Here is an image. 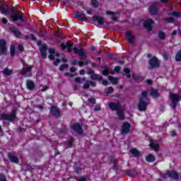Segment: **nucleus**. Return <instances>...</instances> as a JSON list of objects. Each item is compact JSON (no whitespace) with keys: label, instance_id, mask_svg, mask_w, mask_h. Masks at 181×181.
<instances>
[{"label":"nucleus","instance_id":"nucleus-1","mask_svg":"<svg viewBox=\"0 0 181 181\" xmlns=\"http://www.w3.org/2000/svg\"><path fill=\"white\" fill-rule=\"evenodd\" d=\"M61 47L62 50H64V49L67 48L68 53H70L71 50H74V53L76 54H78L81 59H86V51L83 48H81V49H78L77 47L73 48V45H71L70 41H68L65 44H61Z\"/></svg>","mask_w":181,"mask_h":181},{"label":"nucleus","instance_id":"nucleus-2","mask_svg":"<svg viewBox=\"0 0 181 181\" xmlns=\"http://www.w3.org/2000/svg\"><path fill=\"white\" fill-rule=\"evenodd\" d=\"M110 110L114 111H117V114L119 119H124L125 118V115H124V109L121 108V105L119 103H111L109 104Z\"/></svg>","mask_w":181,"mask_h":181},{"label":"nucleus","instance_id":"nucleus-3","mask_svg":"<svg viewBox=\"0 0 181 181\" xmlns=\"http://www.w3.org/2000/svg\"><path fill=\"white\" fill-rule=\"evenodd\" d=\"M48 52L49 53V60H56L54 62V64L55 66H59V63H60V59H59V57H60V55L59 54V52H55L54 49L52 48H49L48 49Z\"/></svg>","mask_w":181,"mask_h":181},{"label":"nucleus","instance_id":"nucleus-4","mask_svg":"<svg viewBox=\"0 0 181 181\" xmlns=\"http://www.w3.org/2000/svg\"><path fill=\"white\" fill-rule=\"evenodd\" d=\"M146 92L141 93V95L139 98V103L138 105L139 111H145V110H146V106L148 105V103L144 101L146 98Z\"/></svg>","mask_w":181,"mask_h":181},{"label":"nucleus","instance_id":"nucleus-5","mask_svg":"<svg viewBox=\"0 0 181 181\" xmlns=\"http://www.w3.org/2000/svg\"><path fill=\"white\" fill-rule=\"evenodd\" d=\"M179 101H181V96L177 93H173L171 95V103L170 106L172 108H176Z\"/></svg>","mask_w":181,"mask_h":181},{"label":"nucleus","instance_id":"nucleus-6","mask_svg":"<svg viewBox=\"0 0 181 181\" xmlns=\"http://www.w3.org/2000/svg\"><path fill=\"white\" fill-rule=\"evenodd\" d=\"M16 119V110H13L10 115L3 114L0 115V119L7 121H15Z\"/></svg>","mask_w":181,"mask_h":181},{"label":"nucleus","instance_id":"nucleus-7","mask_svg":"<svg viewBox=\"0 0 181 181\" xmlns=\"http://www.w3.org/2000/svg\"><path fill=\"white\" fill-rule=\"evenodd\" d=\"M8 53V47H6V41L0 39V54L5 56Z\"/></svg>","mask_w":181,"mask_h":181},{"label":"nucleus","instance_id":"nucleus-8","mask_svg":"<svg viewBox=\"0 0 181 181\" xmlns=\"http://www.w3.org/2000/svg\"><path fill=\"white\" fill-rule=\"evenodd\" d=\"M129 129H131V124L127 122H124L121 129L122 135H127L129 132Z\"/></svg>","mask_w":181,"mask_h":181},{"label":"nucleus","instance_id":"nucleus-9","mask_svg":"<svg viewBox=\"0 0 181 181\" xmlns=\"http://www.w3.org/2000/svg\"><path fill=\"white\" fill-rule=\"evenodd\" d=\"M148 64L151 66V69H155L156 67H159L160 65V62H159V59H158L156 57H153L148 61Z\"/></svg>","mask_w":181,"mask_h":181},{"label":"nucleus","instance_id":"nucleus-10","mask_svg":"<svg viewBox=\"0 0 181 181\" xmlns=\"http://www.w3.org/2000/svg\"><path fill=\"white\" fill-rule=\"evenodd\" d=\"M159 5L158 1H154L153 4L150 6L148 11L151 15H156V13L158 12V6Z\"/></svg>","mask_w":181,"mask_h":181},{"label":"nucleus","instance_id":"nucleus-11","mask_svg":"<svg viewBox=\"0 0 181 181\" xmlns=\"http://www.w3.org/2000/svg\"><path fill=\"white\" fill-rule=\"evenodd\" d=\"M91 78H92V80H98V81L102 83V84H103V86H107L108 84V81H107L106 80H103V77H101V76H100L98 74H93L91 76Z\"/></svg>","mask_w":181,"mask_h":181},{"label":"nucleus","instance_id":"nucleus-12","mask_svg":"<svg viewBox=\"0 0 181 181\" xmlns=\"http://www.w3.org/2000/svg\"><path fill=\"white\" fill-rule=\"evenodd\" d=\"M92 21H93V22H98L99 25H104V17L103 16H100L98 15L94 16L92 18Z\"/></svg>","mask_w":181,"mask_h":181},{"label":"nucleus","instance_id":"nucleus-13","mask_svg":"<svg viewBox=\"0 0 181 181\" xmlns=\"http://www.w3.org/2000/svg\"><path fill=\"white\" fill-rule=\"evenodd\" d=\"M71 129L77 132V134H83V128L78 123L74 124V125L71 127Z\"/></svg>","mask_w":181,"mask_h":181},{"label":"nucleus","instance_id":"nucleus-14","mask_svg":"<svg viewBox=\"0 0 181 181\" xmlns=\"http://www.w3.org/2000/svg\"><path fill=\"white\" fill-rule=\"evenodd\" d=\"M107 15L111 16L112 21H117L119 18V14L118 13H114L112 11H106Z\"/></svg>","mask_w":181,"mask_h":181},{"label":"nucleus","instance_id":"nucleus-15","mask_svg":"<svg viewBox=\"0 0 181 181\" xmlns=\"http://www.w3.org/2000/svg\"><path fill=\"white\" fill-rule=\"evenodd\" d=\"M47 51V45L44 44L40 48V52L41 53V56L43 59H46L47 57V55H46V52Z\"/></svg>","mask_w":181,"mask_h":181},{"label":"nucleus","instance_id":"nucleus-16","mask_svg":"<svg viewBox=\"0 0 181 181\" xmlns=\"http://www.w3.org/2000/svg\"><path fill=\"white\" fill-rule=\"evenodd\" d=\"M76 16L78 19H80L83 22H87V21H88L86 17V14H84L83 12L78 11Z\"/></svg>","mask_w":181,"mask_h":181},{"label":"nucleus","instance_id":"nucleus-17","mask_svg":"<svg viewBox=\"0 0 181 181\" xmlns=\"http://www.w3.org/2000/svg\"><path fill=\"white\" fill-rule=\"evenodd\" d=\"M167 176H169V177H171L172 179H175L177 180V179H179V174L175 171H168L166 173Z\"/></svg>","mask_w":181,"mask_h":181},{"label":"nucleus","instance_id":"nucleus-18","mask_svg":"<svg viewBox=\"0 0 181 181\" xmlns=\"http://www.w3.org/2000/svg\"><path fill=\"white\" fill-rule=\"evenodd\" d=\"M153 21L151 19H148L144 21V28L147 29V30H152V25Z\"/></svg>","mask_w":181,"mask_h":181},{"label":"nucleus","instance_id":"nucleus-19","mask_svg":"<svg viewBox=\"0 0 181 181\" xmlns=\"http://www.w3.org/2000/svg\"><path fill=\"white\" fill-rule=\"evenodd\" d=\"M126 38L130 43H133L135 41V37L133 36L132 33L130 31L126 33Z\"/></svg>","mask_w":181,"mask_h":181},{"label":"nucleus","instance_id":"nucleus-20","mask_svg":"<svg viewBox=\"0 0 181 181\" xmlns=\"http://www.w3.org/2000/svg\"><path fill=\"white\" fill-rule=\"evenodd\" d=\"M51 114L54 115V117H60V111H59V109L57 107L52 106L50 109Z\"/></svg>","mask_w":181,"mask_h":181},{"label":"nucleus","instance_id":"nucleus-21","mask_svg":"<svg viewBox=\"0 0 181 181\" xmlns=\"http://www.w3.org/2000/svg\"><path fill=\"white\" fill-rule=\"evenodd\" d=\"M150 146L153 149V151H159V144H158V141H151Z\"/></svg>","mask_w":181,"mask_h":181},{"label":"nucleus","instance_id":"nucleus-22","mask_svg":"<svg viewBox=\"0 0 181 181\" xmlns=\"http://www.w3.org/2000/svg\"><path fill=\"white\" fill-rule=\"evenodd\" d=\"M0 12L1 13H4V15L9 14V10L8 9V7H6V6H4V5L0 6Z\"/></svg>","mask_w":181,"mask_h":181},{"label":"nucleus","instance_id":"nucleus-23","mask_svg":"<svg viewBox=\"0 0 181 181\" xmlns=\"http://www.w3.org/2000/svg\"><path fill=\"white\" fill-rule=\"evenodd\" d=\"M11 19L13 22H16V21H21L23 22V16L22 15L16 16H11Z\"/></svg>","mask_w":181,"mask_h":181},{"label":"nucleus","instance_id":"nucleus-24","mask_svg":"<svg viewBox=\"0 0 181 181\" xmlns=\"http://www.w3.org/2000/svg\"><path fill=\"white\" fill-rule=\"evenodd\" d=\"M30 70H32V66H28L26 68L23 69L21 74L23 76H26L27 73H30Z\"/></svg>","mask_w":181,"mask_h":181},{"label":"nucleus","instance_id":"nucleus-25","mask_svg":"<svg viewBox=\"0 0 181 181\" xmlns=\"http://www.w3.org/2000/svg\"><path fill=\"white\" fill-rule=\"evenodd\" d=\"M8 158L10 159V160L11 162H13L14 163H18V162H19V159L18 158V157H16L15 155L13 154H10L8 156Z\"/></svg>","mask_w":181,"mask_h":181},{"label":"nucleus","instance_id":"nucleus-26","mask_svg":"<svg viewBox=\"0 0 181 181\" xmlns=\"http://www.w3.org/2000/svg\"><path fill=\"white\" fill-rule=\"evenodd\" d=\"M27 88L28 90H35V83L32 81H27Z\"/></svg>","mask_w":181,"mask_h":181},{"label":"nucleus","instance_id":"nucleus-27","mask_svg":"<svg viewBox=\"0 0 181 181\" xmlns=\"http://www.w3.org/2000/svg\"><path fill=\"white\" fill-rule=\"evenodd\" d=\"M151 96L153 97V98H156V97H159V92L156 89H151Z\"/></svg>","mask_w":181,"mask_h":181},{"label":"nucleus","instance_id":"nucleus-28","mask_svg":"<svg viewBox=\"0 0 181 181\" xmlns=\"http://www.w3.org/2000/svg\"><path fill=\"white\" fill-rule=\"evenodd\" d=\"M109 81L112 83V84H118V78H114L112 76L108 77Z\"/></svg>","mask_w":181,"mask_h":181},{"label":"nucleus","instance_id":"nucleus-29","mask_svg":"<svg viewBox=\"0 0 181 181\" xmlns=\"http://www.w3.org/2000/svg\"><path fill=\"white\" fill-rule=\"evenodd\" d=\"M146 160L147 162H155V156L153 155L149 154L146 158Z\"/></svg>","mask_w":181,"mask_h":181},{"label":"nucleus","instance_id":"nucleus-30","mask_svg":"<svg viewBox=\"0 0 181 181\" xmlns=\"http://www.w3.org/2000/svg\"><path fill=\"white\" fill-rule=\"evenodd\" d=\"M3 74L6 76H11V74H12V70L8 69V68H6L4 71H3Z\"/></svg>","mask_w":181,"mask_h":181},{"label":"nucleus","instance_id":"nucleus-31","mask_svg":"<svg viewBox=\"0 0 181 181\" xmlns=\"http://www.w3.org/2000/svg\"><path fill=\"white\" fill-rule=\"evenodd\" d=\"M131 153H132V155H134V156H139V151H138V150L136 148H132L130 150Z\"/></svg>","mask_w":181,"mask_h":181},{"label":"nucleus","instance_id":"nucleus-32","mask_svg":"<svg viewBox=\"0 0 181 181\" xmlns=\"http://www.w3.org/2000/svg\"><path fill=\"white\" fill-rule=\"evenodd\" d=\"M175 60L177 62H181V50L177 52V54L175 55Z\"/></svg>","mask_w":181,"mask_h":181},{"label":"nucleus","instance_id":"nucleus-33","mask_svg":"<svg viewBox=\"0 0 181 181\" xmlns=\"http://www.w3.org/2000/svg\"><path fill=\"white\" fill-rule=\"evenodd\" d=\"M124 73L127 78H131V74H129L131 73V70L129 69H124Z\"/></svg>","mask_w":181,"mask_h":181},{"label":"nucleus","instance_id":"nucleus-34","mask_svg":"<svg viewBox=\"0 0 181 181\" xmlns=\"http://www.w3.org/2000/svg\"><path fill=\"white\" fill-rule=\"evenodd\" d=\"M90 4L93 8H97L98 6V1L97 0H92Z\"/></svg>","mask_w":181,"mask_h":181},{"label":"nucleus","instance_id":"nucleus-35","mask_svg":"<svg viewBox=\"0 0 181 181\" xmlns=\"http://www.w3.org/2000/svg\"><path fill=\"white\" fill-rule=\"evenodd\" d=\"M166 36V35L165 34L164 32H159L158 33V37L160 39H165V37Z\"/></svg>","mask_w":181,"mask_h":181},{"label":"nucleus","instance_id":"nucleus-36","mask_svg":"<svg viewBox=\"0 0 181 181\" xmlns=\"http://www.w3.org/2000/svg\"><path fill=\"white\" fill-rule=\"evenodd\" d=\"M10 52H11V56H13V54H15V45H11V46Z\"/></svg>","mask_w":181,"mask_h":181},{"label":"nucleus","instance_id":"nucleus-37","mask_svg":"<svg viewBox=\"0 0 181 181\" xmlns=\"http://www.w3.org/2000/svg\"><path fill=\"white\" fill-rule=\"evenodd\" d=\"M69 67V65L67 64H64L59 67V70L63 71L65 69H67Z\"/></svg>","mask_w":181,"mask_h":181},{"label":"nucleus","instance_id":"nucleus-38","mask_svg":"<svg viewBox=\"0 0 181 181\" xmlns=\"http://www.w3.org/2000/svg\"><path fill=\"white\" fill-rule=\"evenodd\" d=\"M171 15H173L174 16H177L178 18H181V13H179L177 11H174L171 13Z\"/></svg>","mask_w":181,"mask_h":181},{"label":"nucleus","instance_id":"nucleus-39","mask_svg":"<svg viewBox=\"0 0 181 181\" xmlns=\"http://www.w3.org/2000/svg\"><path fill=\"white\" fill-rule=\"evenodd\" d=\"M90 87V81H86L83 86V88H88Z\"/></svg>","mask_w":181,"mask_h":181},{"label":"nucleus","instance_id":"nucleus-40","mask_svg":"<svg viewBox=\"0 0 181 181\" xmlns=\"http://www.w3.org/2000/svg\"><path fill=\"white\" fill-rule=\"evenodd\" d=\"M13 33H14V35H16V36H21V32L18 31L17 30H11Z\"/></svg>","mask_w":181,"mask_h":181},{"label":"nucleus","instance_id":"nucleus-41","mask_svg":"<svg viewBox=\"0 0 181 181\" xmlns=\"http://www.w3.org/2000/svg\"><path fill=\"white\" fill-rule=\"evenodd\" d=\"M0 181H6V177H5V175L0 174Z\"/></svg>","mask_w":181,"mask_h":181},{"label":"nucleus","instance_id":"nucleus-42","mask_svg":"<svg viewBox=\"0 0 181 181\" xmlns=\"http://www.w3.org/2000/svg\"><path fill=\"white\" fill-rule=\"evenodd\" d=\"M84 80H86V78H75V81L76 83H81V81H84Z\"/></svg>","mask_w":181,"mask_h":181},{"label":"nucleus","instance_id":"nucleus-43","mask_svg":"<svg viewBox=\"0 0 181 181\" xmlns=\"http://www.w3.org/2000/svg\"><path fill=\"white\" fill-rule=\"evenodd\" d=\"M89 103H90V104H95V98H89L88 99Z\"/></svg>","mask_w":181,"mask_h":181},{"label":"nucleus","instance_id":"nucleus-44","mask_svg":"<svg viewBox=\"0 0 181 181\" xmlns=\"http://www.w3.org/2000/svg\"><path fill=\"white\" fill-rule=\"evenodd\" d=\"M112 91H114V88H112V87H110L107 90V94H111Z\"/></svg>","mask_w":181,"mask_h":181},{"label":"nucleus","instance_id":"nucleus-45","mask_svg":"<svg viewBox=\"0 0 181 181\" xmlns=\"http://www.w3.org/2000/svg\"><path fill=\"white\" fill-rule=\"evenodd\" d=\"M103 76H108V74H109L108 69H105L103 71Z\"/></svg>","mask_w":181,"mask_h":181},{"label":"nucleus","instance_id":"nucleus-46","mask_svg":"<svg viewBox=\"0 0 181 181\" xmlns=\"http://www.w3.org/2000/svg\"><path fill=\"white\" fill-rule=\"evenodd\" d=\"M89 86H91V87H95V86H96L95 82L89 81Z\"/></svg>","mask_w":181,"mask_h":181},{"label":"nucleus","instance_id":"nucleus-47","mask_svg":"<svg viewBox=\"0 0 181 181\" xmlns=\"http://www.w3.org/2000/svg\"><path fill=\"white\" fill-rule=\"evenodd\" d=\"M174 21H175V19H173V18H172V17H170V18H167V22L172 23V22H174Z\"/></svg>","mask_w":181,"mask_h":181},{"label":"nucleus","instance_id":"nucleus-48","mask_svg":"<svg viewBox=\"0 0 181 181\" xmlns=\"http://www.w3.org/2000/svg\"><path fill=\"white\" fill-rule=\"evenodd\" d=\"M163 57L164 60H168V59H169L168 54H163Z\"/></svg>","mask_w":181,"mask_h":181},{"label":"nucleus","instance_id":"nucleus-49","mask_svg":"<svg viewBox=\"0 0 181 181\" xmlns=\"http://www.w3.org/2000/svg\"><path fill=\"white\" fill-rule=\"evenodd\" d=\"M87 178L86 177H81V178L78 179V181H86Z\"/></svg>","mask_w":181,"mask_h":181},{"label":"nucleus","instance_id":"nucleus-50","mask_svg":"<svg viewBox=\"0 0 181 181\" xmlns=\"http://www.w3.org/2000/svg\"><path fill=\"white\" fill-rule=\"evenodd\" d=\"M18 49L20 50V52H23V45H19Z\"/></svg>","mask_w":181,"mask_h":181},{"label":"nucleus","instance_id":"nucleus-51","mask_svg":"<svg viewBox=\"0 0 181 181\" xmlns=\"http://www.w3.org/2000/svg\"><path fill=\"white\" fill-rule=\"evenodd\" d=\"M101 110V107L96 106L94 107V111H100Z\"/></svg>","mask_w":181,"mask_h":181},{"label":"nucleus","instance_id":"nucleus-52","mask_svg":"<svg viewBox=\"0 0 181 181\" xmlns=\"http://www.w3.org/2000/svg\"><path fill=\"white\" fill-rule=\"evenodd\" d=\"M119 70H121V68L119 66H116L115 68V73H118V71H119Z\"/></svg>","mask_w":181,"mask_h":181},{"label":"nucleus","instance_id":"nucleus-53","mask_svg":"<svg viewBox=\"0 0 181 181\" xmlns=\"http://www.w3.org/2000/svg\"><path fill=\"white\" fill-rule=\"evenodd\" d=\"M132 78H134V80H139V76H136L135 74H133L132 75Z\"/></svg>","mask_w":181,"mask_h":181},{"label":"nucleus","instance_id":"nucleus-54","mask_svg":"<svg viewBox=\"0 0 181 181\" xmlns=\"http://www.w3.org/2000/svg\"><path fill=\"white\" fill-rule=\"evenodd\" d=\"M94 11H93V10H88L87 11V14L88 15H93V13Z\"/></svg>","mask_w":181,"mask_h":181},{"label":"nucleus","instance_id":"nucleus-55","mask_svg":"<svg viewBox=\"0 0 181 181\" xmlns=\"http://www.w3.org/2000/svg\"><path fill=\"white\" fill-rule=\"evenodd\" d=\"M170 135L171 136H176V132L175 131L170 132Z\"/></svg>","mask_w":181,"mask_h":181},{"label":"nucleus","instance_id":"nucleus-56","mask_svg":"<svg viewBox=\"0 0 181 181\" xmlns=\"http://www.w3.org/2000/svg\"><path fill=\"white\" fill-rule=\"evenodd\" d=\"M162 4H168L169 0H160Z\"/></svg>","mask_w":181,"mask_h":181},{"label":"nucleus","instance_id":"nucleus-57","mask_svg":"<svg viewBox=\"0 0 181 181\" xmlns=\"http://www.w3.org/2000/svg\"><path fill=\"white\" fill-rule=\"evenodd\" d=\"M70 71H71V73H74V71H76V68L74 66L71 67Z\"/></svg>","mask_w":181,"mask_h":181},{"label":"nucleus","instance_id":"nucleus-58","mask_svg":"<svg viewBox=\"0 0 181 181\" xmlns=\"http://www.w3.org/2000/svg\"><path fill=\"white\" fill-rule=\"evenodd\" d=\"M30 37V39H32V40H36V36H35L33 35H31Z\"/></svg>","mask_w":181,"mask_h":181},{"label":"nucleus","instance_id":"nucleus-59","mask_svg":"<svg viewBox=\"0 0 181 181\" xmlns=\"http://www.w3.org/2000/svg\"><path fill=\"white\" fill-rule=\"evenodd\" d=\"M78 66H79L80 67H82V66H84V62H78Z\"/></svg>","mask_w":181,"mask_h":181},{"label":"nucleus","instance_id":"nucleus-60","mask_svg":"<svg viewBox=\"0 0 181 181\" xmlns=\"http://www.w3.org/2000/svg\"><path fill=\"white\" fill-rule=\"evenodd\" d=\"M79 74H80L81 76H84V74H85L84 70H81V71H79Z\"/></svg>","mask_w":181,"mask_h":181},{"label":"nucleus","instance_id":"nucleus-61","mask_svg":"<svg viewBox=\"0 0 181 181\" xmlns=\"http://www.w3.org/2000/svg\"><path fill=\"white\" fill-rule=\"evenodd\" d=\"M1 22H2L3 23H8V21H6V18H3V19L1 20Z\"/></svg>","mask_w":181,"mask_h":181},{"label":"nucleus","instance_id":"nucleus-62","mask_svg":"<svg viewBox=\"0 0 181 181\" xmlns=\"http://www.w3.org/2000/svg\"><path fill=\"white\" fill-rule=\"evenodd\" d=\"M76 173H81V168H77L76 170Z\"/></svg>","mask_w":181,"mask_h":181},{"label":"nucleus","instance_id":"nucleus-63","mask_svg":"<svg viewBox=\"0 0 181 181\" xmlns=\"http://www.w3.org/2000/svg\"><path fill=\"white\" fill-rule=\"evenodd\" d=\"M46 90H47V86H45L43 87L42 89H41V91H46Z\"/></svg>","mask_w":181,"mask_h":181},{"label":"nucleus","instance_id":"nucleus-64","mask_svg":"<svg viewBox=\"0 0 181 181\" xmlns=\"http://www.w3.org/2000/svg\"><path fill=\"white\" fill-rule=\"evenodd\" d=\"M71 140H70L69 142H68V148H70L71 147Z\"/></svg>","mask_w":181,"mask_h":181}]
</instances>
